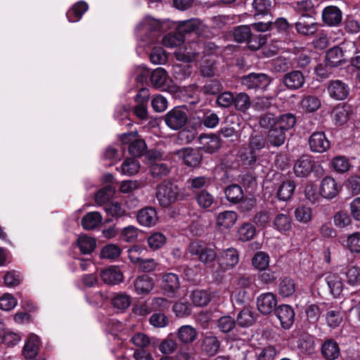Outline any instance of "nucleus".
Segmentation results:
<instances>
[{
    "instance_id": "1",
    "label": "nucleus",
    "mask_w": 360,
    "mask_h": 360,
    "mask_svg": "<svg viewBox=\"0 0 360 360\" xmlns=\"http://www.w3.org/2000/svg\"><path fill=\"white\" fill-rule=\"evenodd\" d=\"M172 22L169 20L159 21L151 17L145 18L138 25L137 30L140 34H144L139 44L146 46L159 41L162 33L171 28Z\"/></svg>"
},
{
    "instance_id": "2",
    "label": "nucleus",
    "mask_w": 360,
    "mask_h": 360,
    "mask_svg": "<svg viewBox=\"0 0 360 360\" xmlns=\"http://www.w3.org/2000/svg\"><path fill=\"white\" fill-rule=\"evenodd\" d=\"M179 191L176 184L164 181L157 188L156 198L162 207H167L177 200Z\"/></svg>"
},
{
    "instance_id": "3",
    "label": "nucleus",
    "mask_w": 360,
    "mask_h": 360,
    "mask_svg": "<svg viewBox=\"0 0 360 360\" xmlns=\"http://www.w3.org/2000/svg\"><path fill=\"white\" fill-rule=\"evenodd\" d=\"M121 142L126 149L127 146L129 153L134 157L139 158L145 155L147 146L145 141L139 138L137 132L124 134L121 136Z\"/></svg>"
},
{
    "instance_id": "4",
    "label": "nucleus",
    "mask_w": 360,
    "mask_h": 360,
    "mask_svg": "<svg viewBox=\"0 0 360 360\" xmlns=\"http://www.w3.org/2000/svg\"><path fill=\"white\" fill-rule=\"evenodd\" d=\"M188 250L192 255L198 256V260L205 264H211L217 258L215 250L201 242L191 243Z\"/></svg>"
},
{
    "instance_id": "5",
    "label": "nucleus",
    "mask_w": 360,
    "mask_h": 360,
    "mask_svg": "<svg viewBox=\"0 0 360 360\" xmlns=\"http://www.w3.org/2000/svg\"><path fill=\"white\" fill-rule=\"evenodd\" d=\"M166 124L172 129L182 128L188 122V115L184 106L176 107L169 111L165 117Z\"/></svg>"
},
{
    "instance_id": "6",
    "label": "nucleus",
    "mask_w": 360,
    "mask_h": 360,
    "mask_svg": "<svg viewBox=\"0 0 360 360\" xmlns=\"http://www.w3.org/2000/svg\"><path fill=\"white\" fill-rule=\"evenodd\" d=\"M239 257L238 251L234 248H228L221 252L217 257L219 268L218 276L226 270L233 268L238 262Z\"/></svg>"
},
{
    "instance_id": "7",
    "label": "nucleus",
    "mask_w": 360,
    "mask_h": 360,
    "mask_svg": "<svg viewBox=\"0 0 360 360\" xmlns=\"http://www.w3.org/2000/svg\"><path fill=\"white\" fill-rule=\"evenodd\" d=\"M240 82L247 89H265L271 83V79L263 73H250L240 79Z\"/></svg>"
},
{
    "instance_id": "8",
    "label": "nucleus",
    "mask_w": 360,
    "mask_h": 360,
    "mask_svg": "<svg viewBox=\"0 0 360 360\" xmlns=\"http://www.w3.org/2000/svg\"><path fill=\"white\" fill-rule=\"evenodd\" d=\"M297 32L302 35L311 36L318 30L319 25L315 21L313 15H302L295 24Z\"/></svg>"
},
{
    "instance_id": "9",
    "label": "nucleus",
    "mask_w": 360,
    "mask_h": 360,
    "mask_svg": "<svg viewBox=\"0 0 360 360\" xmlns=\"http://www.w3.org/2000/svg\"><path fill=\"white\" fill-rule=\"evenodd\" d=\"M207 27L198 19L193 18L188 20L179 21L176 30L184 36V34L194 32L198 35L204 36Z\"/></svg>"
},
{
    "instance_id": "10",
    "label": "nucleus",
    "mask_w": 360,
    "mask_h": 360,
    "mask_svg": "<svg viewBox=\"0 0 360 360\" xmlns=\"http://www.w3.org/2000/svg\"><path fill=\"white\" fill-rule=\"evenodd\" d=\"M316 163L312 156L302 155L294 165V172L297 177H307L314 170Z\"/></svg>"
},
{
    "instance_id": "11",
    "label": "nucleus",
    "mask_w": 360,
    "mask_h": 360,
    "mask_svg": "<svg viewBox=\"0 0 360 360\" xmlns=\"http://www.w3.org/2000/svg\"><path fill=\"white\" fill-rule=\"evenodd\" d=\"M180 288L179 276L174 273L161 275V289L170 297H173Z\"/></svg>"
},
{
    "instance_id": "12",
    "label": "nucleus",
    "mask_w": 360,
    "mask_h": 360,
    "mask_svg": "<svg viewBox=\"0 0 360 360\" xmlns=\"http://www.w3.org/2000/svg\"><path fill=\"white\" fill-rule=\"evenodd\" d=\"M276 304V296L272 292L263 293L257 299V309L263 315H269L275 311Z\"/></svg>"
},
{
    "instance_id": "13",
    "label": "nucleus",
    "mask_w": 360,
    "mask_h": 360,
    "mask_svg": "<svg viewBox=\"0 0 360 360\" xmlns=\"http://www.w3.org/2000/svg\"><path fill=\"white\" fill-rule=\"evenodd\" d=\"M274 314L280 321L283 328L289 329L292 326L295 321V312L290 305H280L275 309Z\"/></svg>"
},
{
    "instance_id": "14",
    "label": "nucleus",
    "mask_w": 360,
    "mask_h": 360,
    "mask_svg": "<svg viewBox=\"0 0 360 360\" xmlns=\"http://www.w3.org/2000/svg\"><path fill=\"white\" fill-rule=\"evenodd\" d=\"M179 153L184 163L188 167H197L202 160V154L199 148H184Z\"/></svg>"
},
{
    "instance_id": "15",
    "label": "nucleus",
    "mask_w": 360,
    "mask_h": 360,
    "mask_svg": "<svg viewBox=\"0 0 360 360\" xmlns=\"http://www.w3.org/2000/svg\"><path fill=\"white\" fill-rule=\"evenodd\" d=\"M136 219L141 225L147 227L155 226L158 221L157 211L152 207H146L140 210Z\"/></svg>"
},
{
    "instance_id": "16",
    "label": "nucleus",
    "mask_w": 360,
    "mask_h": 360,
    "mask_svg": "<svg viewBox=\"0 0 360 360\" xmlns=\"http://www.w3.org/2000/svg\"><path fill=\"white\" fill-rule=\"evenodd\" d=\"M201 146L200 150H202L208 153H213L217 151L221 146L219 138L214 134H201L198 138Z\"/></svg>"
},
{
    "instance_id": "17",
    "label": "nucleus",
    "mask_w": 360,
    "mask_h": 360,
    "mask_svg": "<svg viewBox=\"0 0 360 360\" xmlns=\"http://www.w3.org/2000/svg\"><path fill=\"white\" fill-rule=\"evenodd\" d=\"M340 190L335 180L330 176L323 179L320 185V194L325 198L332 199L335 198Z\"/></svg>"
},
{
    "instance_id": "18",
    "label": "nucleus",
    "mask_w": 360,
    "mask_h": 360,
    "mask_svg": "<svg viewBox=\"0 0 360 360\" xmlns=\"http://www.w3.org/2000/svg\"><path fill=\"white\" fill-rule=\"evenodd\" d=\"M309 144L312 151L323 153L330 148V141L323 132L313 133L309 140Z\"/></svg>"
},
{
    "instance_id": "19",
    "label": "nucleus",
    "mask_w": 360,
    "mask_h": 360,
    "mask_svg": "<svg viewBox=\"0 0 360 360\" xmlns=\"http://www.w3.org/2000/svg\"><path fill=\"white\" fill-rule=\"evenodd\" d=\"M133 284L134 290L139 295L148 294L154 287L153 278L147 274L137 276Z\"/></svg>"
},
{
    "instance_id": "20",
    "label": "nucleus",
    "mask_w": 360,
    "mask_h": 360,
    "mask_svg": "<svg viewBox=\"0 0 360 360\" xmlns=\"http://www.w3.org/2000/svg\"><path fill=\"white\" fill-rule=\"evenodd\" d=\"M150 82L154 88H161L169 86L172 79L163 68H157L150 72Z\"/></svg>"
},
{
    "instance_id": "21",
    "label": "nucleus",
    "mask_w": 360,
    "mask_h": 360,
    "mask_svg": "<svg viewBox=\"0 0 360 360\" xmlns=\"http://www.w3.org/2000/svg\"><path fill=\"white\" fill-rule=\"evenodd\" d=\"M238 214L234 211H224L218 214L216 224L221 231L231 229L236 222Z\"/></svg>"
},
{
    "instance_id": "22",
    "label": "nucleus",
    "mask_w": 360,
    "mask_h": 360,
    "mask_svg": "<svg viewBox=\"0 0 360 360\" xmlns=\"http://www.w3.org/2000/svg\"><path fill=\"white\" fill-rule=\"evenodd\" d=\"M257 316L252 307H244L237 316V325L240 327H250L256 322Z\"/></svg>"
},
{
    "instance_id": "23",
    "label": "nucleus",
    "mask_w": 360,
    "mask_h": 360,
    "mask_svg": "<svg viewBox=\"0 0 360 360\" xmlns=\"http://www.w3.org/2000/svg\"><path fill=\"white\" fill-rule=\"evenodd\" d=\"M102 281L108 285H116L122 281L123 275L117 266H110L101 272Z\"/></svg>"
},
{
    "instance_id": "24",
    "label": "nucleus",
    "mask_w": 360,
    "mask_h": 360,
    "mask_svg": "<svg viewBox=\"0 0 360 360\" xmlns=\"http://www.w3.org/2000/svg\"><path fill=\"white\" fill-rule=\"evenodd\" d=\"M149 100V95L147 94H138L135 97V101L137 103L134 108L133 111L136 116L140 120H145L148 118L147 104Z\"/></svg>"
},
{
    "instance_id": "25",
    "label": "nucleus",
    "mask_w": 360,
    "mask_h": 360,
    "mask_svg": "<svg viewBox=\"0 0 360 360\" xmlns=\"http://www.w3.org/2000/svg\"><path fill=\"white\" fill-rule=\"evenodd\" d=\"M40 346V340L37 335H30L25 342L22 354L26 359H32L35 358Z\"/></svg>"
},
{
    "instance_id": "26",
    "label": "nucleus",
    "mask_w": 360,
    "mask_h": 360,
    "mask_svg": "<svg viewBox=\"0 0 360 360\" xmlns=\"http://www.w3.org/2000/svg\"><path fill=\"white\" fill-rule=\"evenodd\" d=\"M283 82L288 89L297 90L304 84V78L301 72L292 71L285 75Z\"/></svg>"
},
{
    "instance_id": "27",
    "label": "nucleus",
    "mask_w": 360,
    "mask_h": 360,
    "mask_svg": "<svg viewBox=\"0 0 360 360\" xmlns=\"http://www.w3.org/2000/svg\"><path fill=\"white\" fill-rule=\"evenodd\" d=\"M322 18L330 26L337 25L342 20V13L336 6H328L322 12Z\"/></svg>"
},
{
    "instance_id": "28",
    "label": "nucleus",
    "mask_w": 360,
    "mask_h": 360,
    "mask_svg": "<svg viewBox=\"0 0 360 360\" xmlns=\"http://www.w3.org/2000/svg\"><path fill=\"white\" fill-rule=\"evenodd\" d=\"M340 347L333 340L329 339L324 342L321 347V354L326 360H335L340 356Z\"/></svg>"
},
{
    "instance_id": "29",
    "label": "nucleus",
    "mask_w": 360,
    "mask_h": 360,
    "mask_svg": "<svg viewBox=\"0 0 360 360\" xmlns=\"http://www.w3.org/2000/svg\"><path fill=\"white\" fill-rule=\"evenodd\" d=\"M226 200L231 204H238L243 200L244 193L240 186L233 184L224 188Z\"/></svg>"
},
{
    "instance_id": "30",
    "label": "nucleus",
    "mask_w": 360,
    "mask_h": 360,
    "mask_svg": "<svg viewBox=\"0 0 360 360\" xmlns=\"http://www.w3.org/2000/svg\"><path fill=\"white\" fill-rule=\"evenodd\" d=\"M266 139L271 146L280 147L286 140V132L276 126L269 130Z\"/></svg>"
},
{
    "instance_id": "31",
    "label": "nucleus",
    "mask_w": 360,
    "mask_h": 360,
    "mask_svg": "<svg viewBox=\"0 0 360 360\" xmlns=\"http://www.w3.org/2000/svg\"><path fill=\"white\" fill-rule=\"evenodd\" d=\"M88 8L89 6L85 1H79L77 2L66 13L68 20L72 22L79 21Z\"/></svg>"
},
{
    "instance_id": "32",
    "label": "nucleus",
    "mask_w": 360,
    "mask_h": 360,
    "mask_svg": "<svg viewBox=\"0 0 360 360\" xmlns=\"http://www.w3.org/2000/svg\"><path fill=\"white\" fill-rule=\"evenodd\" d=\"M330 292L334 297H338L343 290V282L337 274H328L325 278Z\"/></svg>"
},
{
    "instance_id": "33",
    "label": "nucleus",
    "mask_w": 360,
    "mask_h": 360,
    "mask_svg": "<svg viewBox=\"0 0 360 360\" xmlns=\"http://www.w3.org/2000/svg\"><path fill=\"white\" fill-rule=\"evenodd\" d=\"M295 184L292 180L283 181L278 187L276 196L280 200L287 201L290 200L295 191Z\"/></svg>"
},
{
    "instance_id": "34",
    "label": "nucleus",
    "mask_w": 360,
    "mask_h": 360,
    "mask_svg": "<svg viewBox=\"0 0 360 360\" xmlns=\"http://www.w3.org/2000/svg\"><path fill=\"white\" fill-rule=\"evenodd\" d=\"M102 221V216L98 212L86 213L82 219V226L86 230L96 228Z\"/></svg>"
},
{
    "instance_id": "35",
    "label": "nucleus",
    "mask_w": 360,
    "mask_h": 360,
    "mask_svg": "<svg viewBox=\"0 0 360 360\" xmlns=\"http://www.w3.org/2000/svg\"><path fill=\"white\" fill-rule=\"evenodd\" d=\"M77 245L83 255H89L95 250L96 241L91 237L83 235L77 238Z\"/></svg>"
},
{
    "instance_id": "36",
    "label": "nucleus",
    "mask_w": 360,
    "mask_h": 360,
    "mask_svg": "<svg viewBox=\"0 0 360 360\" xmlns=\"http://www.w3.org/2000/svg\"><path fill=\"white\" fill-rule=\"evenodd\" d=\"M189 188L196 194L200 191L207 188L212 184L211 178L205 176H196L188 179Z\"/></svg>"
},
{
    "instance_id": "37",
    "label": "nucleus",
    "mask_w": 360,
    "mask_h": 360,
    "mask_svg": "<svg viewBox=\"0 0 360 360\" xmlns=\"http://www.w3.org/2000/svg\"><path fill=\"white\" fill-rule=\"evenodd\" d=\"M296 285L293 279L290 277H284L280 281L278 292L283 297L292 296L295 292Z\"/></svg>"
},
{
    "instance_id": "38",
    "label": "nucleus",
    "mask_w": 360,
    "mask_h": 360,
    "mask_svg": "<svg viewBox=\"0 0 360 360\" xmlns=\"http://www.w3.org/2000/svg\"><path fill=\"white\" fill-rule=\"evenodd\" d=\"M220 342L215 336H206L202 341V349L209 356H214L219 349Z\"/></svg>"
},
{
    "instance_id": "39",
    "label": "nucleus",
    "mask_w": 360,
    "mask_h": 360,
    "mask_svg": "<svg viewBox=\"0 0 360 360\" xmlns=\"http://www.w3.org/2000/svg\"><path fill=\"white\" fill-rule=\"evenodd\" d=\"M326 60L327 65L331 67L340 65L344 60L342 49L338 46L330 49L326 53Z\"/></svg>"
},
{
    "instance_id": "40",
    "label": "nucleus",
    "mask_w": 360,
    "mask_h": 360,
    "mask_svg": "<svg viewBox=\"0 0 360 360\" xmlns=\"http://www.w3.org/2000/svg\"><path fill=\"white\" fill-rule=\"evenodd\" d=\"M197 337L195 329L191 326H182L177 332V338L182 343L188 344L193 342Z\"/></svg>"
},
{
    "instance_id": "41",
    "label": "nucleus",
    "mask_w": 360,
    "mask_h": 360,
    "mask_svg": "<svg viewBox=\"0 0 360 360\" xmlns=\"http://www.w3.org/2000/svg\"><path fill=\"white\" fill-rule=\"evenodd\" d=\"M171 169V166L169 163L167 162H155L152 163L149 166V170L150 174L154 178L160 179L162 176H167L169 172Z\"/></svg>"
},
{
    "instance_id": "42",
    "label": "nucleus",
    "mask_w": 360,
    "mask_h": 360,
    "mask_svg": "<svg viewBox=\"0 0 360 360\" xmlns=\"http://www.w3.org/2000/svg\"><path fill=\"white\" fill-rule=\"evenodd\" d=\"M295 123V116L292 113L283 114L276 117V127H278L286 133L294 127Z\"/></svg>"
},
{
    "instance_id": "43",
    "label": "nucleus",
    "mask_w": 360,
    "mask_h": 360,
    "mask_svg": "<svg viewBox=\"0 0 360 360\" xmlns=\"http://www.w3.org/2000/svg\"><path fill=\"white\" fill-rule=\"evenodd\" d=\"M274 225L281 232L288 231L292 228V220L288 214H278L274 218Z\"/></svg>"
},
{
    "instance_id": "44",
    "label": "nucleus",
    "mask_w": 360,
    "mask_h": 360,
    "mask_svg": "<svg viewBox=\"0 0 360 360\" xmlns=\"http://www.w3.org/2000/svg\"><path fill=\"white\" fill-rule=\"evenodd\" d=\"M184 41V37L177 31L174 33L165 34L162 39V44L167 48H173L181 45Z\"/></svg>"
},
{
    "instance_id": "45",
    "label": "nucleus",
    "mask_w": 360,
    "mask_h": 360,
    "mask_svg": "<svg viewBox=\"0 0 360 360\" xmlns=\"http://www.w3.org/2000/svg\"><path fill=\"white\" fill-rule=\"evenodd\" d=\"M256 233V229L251 223H243L238 230V236L240 240L248 241L253 238Z\"/></svg>"
},
{
    "instance_id": "46",
    "label": "nucleus",
    "mask_w": 360,
    "mask_h": 360,
    "mask_svg": "<svg viewBox=\"0 0 360 360\" xmlns=\"http://www.w3.org/2000/svg\"><path fill=\"white\" fill-rule=\"evenodd\" d=\"M195 200L198 205L203 209L210 207L214 202V197L205 189L196 193Z\"/></svg>"
},
{
    "instance_id": "47",
    "label": "nucleus",
    "mask_w": 360,
    "mask_h": 360,
    "mask_svg": "<svg viewBox=\"0 0 360 360\" xmlns=\"http://www.w3.org/2000/svg\"><path fill=\"white\" fill-rule=\"evenodd\" d=\"M104 210L108 216L115 219H118L127 214L125 210L117 202L106 203L104 206Z\"/></svg>"
},
{
    "instance_id": "48",
    "label": "nucleus",
    "mask_w": 360,
    "mask_h": 360,
    "mask_svg": "<svg viewBox=\"0 0 360 360\" xmlns=\"http://www.w3.org/2000/svg\"><path fill=\"white\" fill-rule=\"evenodd\" d=\"M326 320L329 327L337 328L342 321L341 310L339 308L329 309L326 314Z\"/></svg>"
},
{
    "instance_id": "49",
    "label": "nucleus",
    "mask_w": 360,
    "mask_h": 360,
    "mask_svg": "<svg viewBox=\"0 0 360 360\" xmlns=\"http://www.w3.org/2000/svg\"><path fill=\"white\" fill-rule=\"evenodd\" d=\"M166 236L160 232H154L148 237L147 242L153 250L161 248L166 243Z\"/></svg>"
},
{
    "instance_id": "50",
    "label": "nucleus",
    "mask_w": 360,
    "mask_h": 360,
    "mask_svg": "<svg viewBox=\"0 0 360 360\" xmlns=\"http://www.w3.org/2000/svg\"><path fill=\"white\" fill-rule=\"evenodd\" d=\"M150 60L155 65L165 64L167 60V54L165 51L159 46H154L149 55Z\"/></svg>"
},
{
    "instance_id": "51",
    "label": "nucleus",
    "mask_w": 360,
    "mask_h": 360,
    "mask_svg": "<svg viewBox=\"0 0 360 360\" xmlns=\"http://www.w3.org/2000/svg\"><path fill=\"white\" fill-rule=\"evenodd\" d=\"M140 169L138 160L134 158H127L122 165V174L127 176H133L137 174Z\"/></svg>"
},
{
    "instance_id": "52",
    "label": "nucleus",
    "mask_w": 360,
    "mask_h": 360,
    "mask_svg": "<svg viewBox=\"0 0 360 360\" xmlns=\"http://www.w3.org/2000/svg\"><path fill=\"white\" fill-rule=\"evenodd\" d=\"M237 321L230 316H221L217 321V326L221 332L228 333L236 327Z\"/></svg>"
},
{
    "instance_id": "53",
    "label": "nucleus",
    "mask_w": 360,
    "mask_h": 360,
    "mask_svg": "<svg viewBox=\"0 0 360 360\" xmlns=\"http://www.w3.org/2000/svg\"><path fill=\"white\" fill-rule=\"evenodd\" d=\"M121 254L120 248L115 244H108L101 251V257L104 259H115Z\"/></svg>"
},
{
    "instance_id": "54",
    "label": "nucleus",
    "mask_w": 360,
    "mask_h": 360,
    "mask_svg": "<svg viewBox=\"0 0 360 360\" xmlns=\"http://www.w3.org/2000/svg\"><path fill=\"white\" fill-rule=\"evenodd\" d=\"M131 304V297L125 293H119L112 299V304L114 307L124 310L129 307Z\"/></svg>"
},
{
    "instance_id": "55",
    "label": "nucleus",
    "mask_w": 360,
    "mask_h": 360,
    "mask_svg": "<svg viewBox=\"0 0 360 360\" xmlns=\"http://www.w3.org/2000/svg\"><path fill=\"white\" fill-rule=\"evenodd\" d=\"M333 168L339 173L347 172L350 168L349 160L344 156L335 157L331 162Z\"/></svg>"
},
{
    "instance_id": "56",
    "label": "nucleus",
    "mask_w": 360,
    "mask_h": 360,
    "mask_svg": "<svg viewBox=\"0 0 360 360\" xmlns=\"http://www.w3.org/2000/svg\"><path fill=\"white\" fill-rule=\"evenodd\" d=\"M191 300L195 306L207 305L210 301V295L205 290H195L191 295Z\"/></svg>"
},
{
    "instance_id": "57",
    "label": "nucleus",
    "mask_w": 360,
    "mask_h": 360,
    "mask_svg": "<svg viewBox=\"0 0 360 360\" xmlns=\"http://www.w3.org/2000/svg\"><path fill=\"white\" fill-rule=\"evenodd\" d=\"M252 6L255 11V15H267L272 7L271 0H254Z\"/></svg>"
},
{
    "instance_id": "58",
    "label": "nucleus",
    "mask_w": 360,
    "mask_h": 360,
    "mask_svg": "<svg viewBox=\"0 0 360 360\" xmlns=\"http://www.w3.org/2000/svg\"><path fill=\"white\" fill-rule=\"evenodd\" d=\"M312 211L310 207L300 206L295 210V219L302 223H307L311 220Z\"/></svg>"
},
{
    "instance_id": "59",
    "label": "nucleus",
    "mask_w": 360,
    "mask_h": 360,
    "mask_svg": "<svg viewBox=\"0 0 360 360\" xmlns=\"http://www.w3.org/2000/svg\"><path fill=\"white\" fill-rule=\"evenodd\" d=\"M113 195V188L111 186H107L99 190L95 195V201L98 205L107 202Z\"/></svg>"
},
{
    "instance_id": "60",
    "label": "nucleus",
    "mask_w": 360,
    "mask_h": 360,
    "mask_svg": "<svg viewBox=\"0 0 360 360\" xmlns=\"http://www.w3.org/2000/svg\"><path fill=\"white\" fill-rule=\"evenodd\" d=\"M233 37L236 41L244 42L251 37V30L249 26L242 25L236 27L233 32Z\"/></svg>"
},
{
    "instance_id": "61",
    "label": "nucleus",
    "mask_w": 360,
    "mask_h": 360,
    "mask_svg": "<svg viewBox=\"0 0 360 360\" xmlns=\"http://www.w3.org/2000/svg\"><path fill=\"white\" fill-rule=\"evenodd\" d=\"M150 70L143 65L136 66L134 68V74L136 82L141 84L147 83L148 77H150Z\"/></svg>"
},
{
    "instance_id": "62",
    "label": "nucleus",
    "mask_w": 360,
    "mask_h": 360,
    "mask_svg": "<svg viewBox=\"0 0 360 360\" xmlns=\"http://www.w3.org/2000/svg\"><path fill=\"white\" fill-rule=\"evenodd\" d=\"M269 256L263 252H257L252 259V265L260 270H265L269 265Z\"/></svg>"
},
{
    "instance_id": "63",
    "label": "nucleus",
    "mask_w": 360,
    "mask_h": 360,
    "mask_svg": "<svg viewBox=\"0 0 360 360\" xmlns=\"http://www.w3.org/2000/svg\"><path fill=\"white\" fill-rule=\"evenodd\" d=\"M278 351L274 346L268 345L262 349L257 360H275Z\"/></svg>"
},
{
    "instance_id": "64",
    "label": "nucleus",
    "mask_w": 360,
    "mask_h": 360,
    "mask_svg": "<svg viewBox=\"0 0 360 360\" xmlns=\"http://www.w3.org/2000/svg\"><path fill=\"white\" fill-rule=\"evenodd\" d=\"M347 246L352 252L360 253V233H354L348 236Z\"/></svg>"
}]
</instances>
